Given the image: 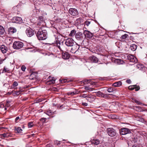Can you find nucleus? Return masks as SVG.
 Returning a JSON list of instances; mask_svg holds the SVG:
<instances>
[{"label":"nucleus","mask_w":147,"mask_h":147,"mask_svg":"<svg viewBox=\"0 0 147 147\" xmlns=\"http://www.w3.org/2000/svg\"><path fill=\"white\" fill-rule=\"evenodd\" d=\"M47 32L44 28H40L37 32L36 36L38 40H45L47 38Z\"/></svg>","instance_id":"1"},{"label":"nucleus","mask_w":147,"mask_h":147,"mask_svg":"<svg viewBox=\"0 0 147 147\" xmlns=\"http://www.w3.org/2000/svg\"><path fill=\"white\" fill-rule=\"evenodd\" d=\"M24 46L23 43L20 41H15L13 44V47L15 49L18 50L21 49Z\"/></svg>","instance_id":"2"},{"label":"nucleus","mask_w":147,"mask_h":147,"mask_svg":"<svg viewBox=\"0 0 147 147\" xmlns=\"http://www.w3.org/2000/svg\"><path fill=\"white\" fill-rule=\"evenodd\" d=\"M76 39L78 40H80L81 42L79 43L80 44L82 45L83 42L84 38V35L81 32H78L76 33L75 35Z\"/></svg>","instance_id":"3"},{"label":"nucleus","mask_w":147,"mask_h":147,"mask_svg":"<svg viewBox=\"0 0 147 147\" xmlns=\"http://www.w3.org/2000/svg\"><path fill=\"white\" fill-rule=\"evenodd\" d=\"M81 45L76 43V45H73L70 47V49L69 51L72 53H75L78 51Z\"/></svg>","instance_id":"4"},{"label":"nucleus","mask_w":147,"mask_h":147,"mask_svg":"<svg viewBox=\"0 0 147 147\" xmlns=\"http://www.w3.org/2000/svg\"><path fill=\"white\" fill-rule=\"evenodd\" d=\"M119 132L120 134L122 135H125L126 134H129L130 135L131 134V130L128 128H124L121 129L119 130Z\"/></svg>","instance_id":"5"},{"label":"nucleus","mask_w":147,"mask_h":147,"mask_svg":"<svg viewBox=\"0 0 147 147\" xmlns=\"http://www.w3.org/2000/svg\"><path fill=\"white\" fill-rule=\"evenodd\" d=\"M65 43L67 46L70 47L74 45V41L72 38H69L65 40Z\"/></svg>","instance_id":"6"},{"label":"nucleus","mask_w":147,"mask_h":147,"mask_svg":"<svg viewBox=\"0 0 147 147\" xmlns=\"http://www.w3.org/2000/svg\"><path fill=\"white\" fill-rule=\"evenodd\" d=\"M63 46V43L62 42L61 43L59 41L56 40V47L58 48L59 50L60 51V53H59V51H57V54L59 55L60 54L62 53L63 51L61 49V47Z\"/></svg>","instance_id":"7"},{"label":"nucleus","mask_w":147,"mask_h":147,"mask_svg":"<svg viewBox=\"0 0 147 147\" xmlns=\"http://www.w3.org/2000/svg\"><path fill=\"white\" fill-rule=\"evenodd\" d=\"M107 131L108 135L111 137L114 136L116 134L115 130L113 128H108Z\"/></svg>","instance_id":"8"},{"label":"nucleus","mask_w":147,"mask_h":147,"mask_svg":"<svg viewBox=\"0 0 147 147\" xmlns=\"http://www.w3.org/2000/svg\"><path fill=\"white\" fill-rule=\"evenodd\" d=\"M127 59L131 62L136 63L138 61V60L136 57L130 54L127 55Z\"/></svg>","instance_id":"9"},{"label":"nucleus","mask_w":147,"mask_h":147,"mask_svg":"<svg viewBox=\"0 0 147 147\" xmlns=\"http://www.w3.org/2000/svg\"><path fill=\"white\" fill-rule=\"evenodd\" d=\"M25 32L27 35L28 37H31L34 34V30L30 27L27 28Z\"/></svg>","instance_id":"10"},{"label":"nucleus","mask_w":147,"mask_h":147,"mask_svg":"<svg viewBox=\"0 0 147 147\" xmlns=\"http://www.w3.org/2000/svg\"><path fill=\"white\" fill-rule=\"evenodd\" d=\"M13 137V134L10 133L6 132L3 134H0L1 138L4 139L5 138H8Z\"/></svg>","instance_id":"11"},{"label":"nucleus","mask_w":147,"mask_h":147,"mask_svg":"<svg viewBox=\"0 0 147 147\" xmlns=\"http://www.w3.org/2000/svg\"><path fill=\"white\" fill-rule=\"evenodd\" d=\"M69 12L72 16H76L78 14V12L75 8H71L69 9Z\"/></svg>","instance_id":"12"},{"label":"nucleus","mask_w":147,"mask_h":147,"mask_svg":"<svg viewBox=\"0 0 147 147\" xmlns=\"http://www.w3.org/2000/svg\"><path fill=\"white\" fill-rule=\"evenodd\" d=\"M13 22L16 23H20L22 22V18L20 17H13Z\"/></svg>","instance_id":"13"},{"label":"nucleus","mask_w":147,"mask_h":147,"mask_svg":"<svg viewBox=\"0 0 147 147\" xmlns=\"http://www.w3.org/2000/svg\"><path fill=\"white\" fill-rule=\"evenodd\" d=\"M130 137H129L127 138L129 140L135 143L137 142L138 140V139L136 136H133V134H130Z\"/></svg>","instance_id":"14"},{"label":"nucleus","mask_w":147,"mask_h":147,"mask_svg":"<svg viewBox=\"0 0 147 147\" xmlns=\"http://www.w3.org/2000/svg\"><path fill=\"white\" fill-rule=\"evenodd\" d=\"M89 59L91 62L93 63H98V60L97 58L93 55L90 57L89 58Z\"/></svg>","instance_id":"15"},{"label":"nucleus","mask_w":147,"mask_h":147,"mask_svg":"<svg viewBox=\"0 0 147 147\" xmlns=\"http://www.w3.org/2000/svg\"><path fill=\"white\" fill-rule=\"evenodd\" d=\"M84 34L85 37L88 38H91L93 36L91 32L87 30L84 31Z\"/></svg>","instance_id":"16"},{"label":"nucleus","mask_w":147,"mask_h":147,"mask_svg":"<svg viewBox=\"0 0 147 147\" xmlns=\"http://www.w3.org/2000/svg\"><path fill=\"white\" fill-rule=\"evenodd\" d=\"M0 50L3 53H5L8 50L7 47L5 45H2L0 47Z\"/></svg>","instance_id":"17"},{"label":"nucleus","mask_w":147,"mask_h":147,"mask_svg":"<svg viewBox=\"0 0 147 147\" xmlns=\"http://www.w3.org/2000/svg\"><path fill=\"white\" fill-rule=\"evenodd\" d=\"M45 113L49 116L51 117H53L55 115V111H53L52 110H49L45 112Z\"/></svg>","instance_id":"18"},{"label":"nucleus","mask_w":147,"mask_h":147,"mask_svg":"<svg viewBox=\"0 0 147 147\" xmlns=\"http://www.w3.org/2000/svg\"><path fill=\"white\" fill-rule=\"evenodd\" d=\"M136 68L141 71H144L145 70V67L144 65L141 64H138L136 65Z\"/></svg>","instance_id":"19"},{"label":"nucleus","mask_w":147,"mask_h":147,"mask_svg":"<svg viewBox=\"0 0 147 147\" xmlns=\"http://www.w3.org/2000/svg\"><path fill=\"white\" fill-rule=\"evenodd\" d=\"M62 57L63 59H67L69 58L70 55L67 52H65L64 53H62Z\"/></svg>","instance_id":"20"},{"label":"nucleus","mask_w":147,"mask_h":147,"mask_svg":"<svg viewBox=\"0 0 147 147\" xmlns=\"http://www.w3.org/2000/svg\"><path fill=\"white\" fill-rule=\"evenodd\" d=\"M91 142L92 144H93L95 145H97L99 143H102L101 141H100L99 140L96 138L92 140Z\"/></svg>","instance_id":"21"},{"label":"nucleus","mask_w":147,"mask_h":147,"mask_svg":"<svg viewBox=\"0 0 147 147\" xmlns=\"http://www.w3.org/2000/svg\"><path fill=\"white\" fill-rule=\"evenodd\" d=\"M17 31L16 29L13 27H10L8 29V32L10 33L13 34Z\"/></svg>","instance_id":"22"},{"label":"nucleus","mask_w":147,"mask_h":147,"mask_svg":"<svg viewBox=\"0 0 147 147\" xmlns=\"http://www.w3.org/2000/svg\"><path fill=\"white\" fill-rule=\"evenodd\" d=\"M86 99L90 102H92L95 99L94 96H88V95Z\"/></svg>","instance_id":"23"},{"label":"nucleus","mask_w":147,"mask_h":147,"mask_svg":"<svg viewBox=\"0 0 147 147\" xmlns=\"http://www.w3.org/2000/svg\"><path fill=\"white\" fill-rule=\"evenodd\" d=\"M93 92L96 93V95L97 96L105 98V95H104V94L102 93L100 91H98L97 92Z\"/></svg>","instance_id":"24"},{"label":"nucleus","mask_w":147,"mask_h":147,"mask_svg":"<svg viewBox=\"0 0 147 147\" xmlns=\"http://www.w3.org/2000/svg\"><path fill=\"white\" fill-rule=\"evenodd\" d=\"M18 85V84L17 82L15 81L13 82L12 85L11 86V88L16 89L17 88H16V87Z\"/></svg>","instance_id":"25"},{"label":"nucleus","mask_w":147,"mask_h":147,"mask_svg":"<svg viewBox=\"0 0 147 147\" xmlns=\"http://www.w3.org/2000/svg\"><path fill=\"white\" fill-rule=\"evenodd\" d=\"M121 84L122 83L121 81H118L113 84V86L114 87H119Z\"/></svg>","instance_id":"26"},{"label":"nucleus","mask_w":147,"mask_h":147,"mask_svg":"<svg viewBox=\"0 0 147 147\" xmlns=\"http://www.w3.org/2000/svg\"><path fill=\"white\" fill-rule=\"evenodd\" d=\"M49 84H50L51 83H52L53 84H54L55 83V80L54 79V78H53H53L49 77Z\"/></svg>","instance_id":"27"},{"label":"nucleus","mask_w":147,"mask_h":147,"mask_svg":"<svg viewBox=\"0 0 147 147\" xmlns=\"http://www.w3.org/2000/svg\"><path fill=\"white\" fill-rule=\"evenodd\" d=\"M76 33V31L75 30H73L71 31L70 33L69 34V36H73L75 35Z\"/></svg>","instance_id":"28"},{"label":"nucleus","mask_w":147,"mask_h":147,"mask_svg":"<svg viewBox=\"0 0 147 147\" xmlns=\"http://www.w3.org/2000/svg\"><path fill=\"white\" fill-rule=\"evenodd\" d=\"M137 46L136 45L133 44L132 45V46H131L130 49L133 51H135L136 49Z\"/></svg>","instance_id":"29"},{"label":"nucleus","mask_w":147,"mask_h":147,"mask_svg":"<svg viewBox=\"0 0 147 147\" xmlns=\"http://www.w3.org/2000/svg\"><path fill=\"white\" fill-rule=\"evenodd\" d=\"M5 32V30L3 27L0 26V34H3Z\"/></svg>","instance_id":"30"},{"label":"nucleus","mask_w":147,"mask_h":147,"mask_svg":"<svg viewBox=\"0 0 147 147\" xmlns=\"http://www.w3.org/2000/svg\"><path fill=\"white\" fill-rule=\"evenodd\" d=\"M115 62L119 64H122L123 63V61L122 60L119 59H116L115 60Z\"/></svg>","instance_id":"31"},{"label":"nucleus","mask_w":147,"mask_h":147,"mask_svg":"<svg viewBox=\"0 0 147 147\" xmlns=\"http://www.w3.org/2000/svg\"><path fill=\"white\" fill-rule=\"evenodd\" d=\"M78 93H77V92L76 90H75V91H74L72 92H69L67 93V94L69 95H74L76 94H77Z\"/></svg>","instance_id":"32"},{"label":"nucleus","mask_w":147,"mask_h":147,"mask_svg":"<svg viewBox=\"0 0 147 147\" xmlns=\"http://www.w3.org/2000/svg\"><path fill=\"white\" fill-rule=\"evenodd\" d=\"M84 89L88 90V91H91L94 90L93 88H90L89 86L85 87Z\"/></svg>","instance_id":"33"},{"label":"nucleus","mask_w":147,"mask_h":147,"mask_svg":"<svg viewBox=\"0 0 147 147\" xmlns=\"http://www.w3.org/2000/svg\"><path fill=\"white\" fill-rule=\"evenodd\" d=\"M17 131V133H21L22 132V130L21 128L20 127H18L16 129H15Z\"/></svg>","instance_id":"34"},{"label":"nucleus","mask_w":147,"mask_h":147,"mask_svg":"<svg viewBox=\"0 0 147 147\" xmlns=\"http://www.w3.org/2000/svg\"><path fill=\"white\" fill-rule=\"evenodd\" d=\"M128 36V35L127 34H125L123 35L120 38L121 39H126Z\"/></svg>","instance_id":"35"},{"label":"nucleus","mask_w":147,"mask_h":147,"mask_svg":"<svg viewBox=\"0 0 147 147\" xmlns=\"http://www.w3.org/2000/svg\"><path fill=\"white\" fill-rule=\"evenodd\" d=\"M114 88L111 87L108 89L107 91L109 92H111L114 91Z\"/></svg>","instance_id":"36"},{"label":"nucleus","mask_w":147,"mask_h":147,"mask_svg":"<svg viewBox=\"0 0 147 147\" xmlns=\"http://www.w3.org/2000/svg\"><path fill=\"white\" fill-rule=\"evenodd\" d=\"M47 119L45 118H42L40 119V120L43 123H45L46 122Z\"/></svg>","instance_id":"37"},{"label":"nucleus","mask_w":147,"mask_h":147,"mask_svg":"<svg viewBox=\"0 0 147 147\" xmlns=\"http://www.w3.org/2000/svg\"><path fill=\"white\" fill-rule=\"evenodd\" d=\"M9 71V70L7 68H6L5 67H4V69L3 71L2 72V73H3L4 71L5 72H8Z\"/></svg>","instance_id":"38"},{"label":"nucleus","mask_w":147,"mask_h":147,"mask_svg":"<svg viewBox=\"0 0 147 147\" xmlns=\"http://www.w3.org/2000/svg\"><path fill=\"white\" fill-rule=\"evenodd\" d=\"M88 95L86 94H81L80 95V97H82L84 98H87Z\"/></svg>","instance_id":"39"},{"label":"nucleus","mask_w":147,"mask_h":147,"mask_svg":"<svg viewBox=\"0 0 147 147\" xmlns=\"http://www.w3.org/2000/svg\"><path fill=\"white\" fill-rule=\"evenodd\" d=\"M59 80L60 81V82H61V83H63L66 82H68V81H67V80L66 79H64L62 80H61L60 79Z\"/></svg>","instance_id":"40"},{"label":"nucleus","mask_w":147,"mask_h":147,"mask_svg":"<svg viewBox=\"0 0 147 147\" xmlns=\"http://www.w3.org/2000/svg\"><path fill=\"white\" fill-rule=\"evenodd\" d=\"M132 86L135 87H135H134V89H135V90L136 91H137L138 90L140 89V87L139 86H137L136 85H135L134 86Z\"/></svg>","instance_id":"41"},{"label":"nucleus","mask_w":147,"mask_h":147,"mask_svg":"<svg viewBox=\"0 0 147 147\" xmlns=\"http://www.w3.org/2000/svg\"><path fill=\"white\" fill-rule=\"evenodd\" d=\"M22 92V91H16L15 92L14 94L18 96L21 93V92Z\"/></svg>","instance_id":"42"},{"label":"nucleus","mask_w":147,"mask_h":147,"mask_svg":"<svg viewBox=\"0 0 147 147\" xmlns=\"http://www.w3.org/2000/svg\"><path fill=\"white\" fill-rule=\"evenodd\" d=\"M76 21L77 22L79 23L82 22V19L81 18H79L77 19Z\"/></svg>","instance_id":"43"},{"label":"nucleus","mask_w":147,"mask_h":147,"mask_svg":"<svg viewBox=\"0 0 147 147\" xmlns=\"http://www.w3.org/2000/svg\"><path fill=\"white\" fill-rule=\"evenodd\" d=\"M6 102V103L5 106L6 107H9L10 106V105L9 104L10 102V101L7 100Z\"/></svg>","instance_id":"44"},{"label":"nucleus","mask_w":147,"mask_h":147,"mask_svg":"<svg viewBox=\"0 0 147 147\" xmlns=\"http://www.w3.org/2000/svg\"><path fill=\"white\" fill-rule=\"evenodd\" d=\"M33 124L32 122H30L28 123V127L29 128H31L33 126Z\"/></svg>","instance_id":"45"},{"label":"nucleus","mask_w":147,"mask_h":147,"mask_svg":"<svg viewBox=\"0 0 147 147\" xmlns=\"http://www.w3.org/2000/svg\"><path fill=\"white\" fill-rule=\"evenodd\" d=\"M134 101L138 105H140L141 104V103L140 102L138 101L136 99H134Z\"/></svg>","instance_id":"46"},{"label":"nucleus","mask_w":147,"mask_h":147,"mask_svg":"<svg viewBox=\"0 0 147 147\" xmlns=\"http://www.w3.org/2000/svg\"><path fill=\"white\" fill-rule=\"evenodd\" d=\"M139 121H141L142 122L144 123H145L146 122V121L143 118H140V120Z\"/></svg>","instance_id":"47"},{"label":"nucleus","mask_w":147,"mask_h":147,"mask_svg":"<svg viewBox=\"0 0 147 147\" xmlns=\"http://www.w3.org/2000/svg\"><path fill=\"white\" fill-rule=\"evenodd\" d=\"M90 22L89 21H86L85 22V24L86 25H87V26H88L90 24Z\"/></svg>","instance_id":"48"},{"label":"nucleus","mask_w":147,"mask_h":147,"mask_svg":"<svg viewBox=\"0 0 147 147\" xmlns=\"http://www.w3.org/2000/svg\"><path fill=\"white\" fill-rule=\"evenodd\" d=\"M62 20V19L61 18H57V19H56V22H61V21Z\"/></svg>","instance_id":"49"},{"label":"nucleus","mask_w":147,"mask_h":147,"mask_svg":"<svg viewBox=\"0 0 147 147\" xmlns=\"http://www.w3.org/2000/svg\"><path fill=\"white\" fill-rule=\"evenodd\" d=\"M21 69L23 71H24L26 69V67H25V66L23 65V66H22V67H21Z\"/></svg>","instance_id":"50"},{"label":"nucleus","mask_w":147,"mask_h":147,"mask_svg":"<svg viewBox=\"0 0 147 147\" xmlns=\"http://www.w3.org/2000/svg\"><path fill=\"white\" fill-rule=\"evenodd\" d=\"M38 20H40L42 22H43V17L39 16L38 17Z\"/></svg>","instance_id":"51"},{"label":"nucleus","mask_w":147,"mask_h":147,"mask_svg":"<svg viewBox=\"0 0 147 147\" xmlns=\"http://www.w3.org/2000/svg\"><path fill=\"white\" fill-rule=\"evenodd\" d=\"M20 119V117H17L15 119V122L17 123L18 122L17 121L18 120V119Z\"/></svg>","instance_id":"52"},{"label":"nucleus","mask_w":147,"mask_h":147,"mask_svg":"<svg viewBox=\"0 0 147 147\" xmlns=\"http://www.w3.org/2000/svg\"><path fill=\"white\" fill-rule=\"evenodd\" d=\"M126 82L128 84H130L131 82V81L130 79H128L126 80Z\"/></svg>","instance_id":"53"},{"label":"nucleus","mask_w":147,"mask_h":147,"mask_svg":"<svg viewBox=\"0 0 147 147\" xmlns=\"http://www.w3.org/2000/svg\"><path fill=\"white\" fill-rule=\"evenodd\" d=\"M90 80L86 79L84 81L85 83L89 82H90Z\"/></svg>","instance_id":"54"},{"label":"nucleus","mask_w":147,"mask_h":147,"mask_svg":"<svg viewBox=\"0 0 147 147\" xmlns=\"http://www.w3.org/2000/svg\"><path fill=\"white\" fill-rule=\"evenodd\" d=\"M129 89L131 90H133L134 89V87H133L132 86H130L129 87Z\"/></svg>","instance_id":"55"},{"label":"nucleus","mask_w":147,"mask_h":147,"mask_svg":"<svg viewBox=\"0 0 147 147\" xmlns=\"http://www.w3.org/2000/svg\"><path fill=\"white\" fill-rule=\"evenodd\" d=\"M84 106H88V104L87 103H86V102H83L82 103V104Z\"/></svg>","instance_id":"56"},{"label":"nucleus","mask_w":147,"mask_h":147,"mask_svg":"<svg viewBox=\"0 0 147 147\" xmlns=\"http://www.w3.org/2000/svg\"><path fill=\"white\" fill-rule=\"evenodd\" d=\"M0 108H3L5 107V106L3 104H2L0 105Z\"/></svg>","instance_id":"57"},{"label":"nucleus","mask_w":147,"mask_h":147,"mask_svg":"<svg viewBox=\"0 0 147 147\" xmlns=\"http://www.w3.org/2000/svg\"><path fill=\"white\" fill-rule=\"evenodd\" d=\"M26 147H32V146L30 144H27L26 145Z\"/></svg>","instance_id":"58"},{"label":"nucleus","mask_w":147,"mask_h":147,"mask_svg":"<svg viewBox=\"0 0 147 147\" xmlns=\"http://www.w3.org/2000/svg\"><path fill=\"white\" fill-rule=\"evenodd\" d=\"M132 147H140L138 145H134L132 146Z\"/></svg>","instance_id":"59"},{"label":"nucleus","mask_w":147,"mask_h":147,"mask_svg":"<svg viewBox=\"0 0 147 147\" xmlns=\"http://www.w3.org/2000/svg\"><path fill=\"white\" fill-rule=\"evenodd\" d=\"M51 24H52V26L54 28H55V26L54 24H53L51 23Z\"/></svg>","instance_id":"60"},{"label":"nucleus","mask_w":147,"mask_h":147,"mask_svg":"<svg viewBox=\"0 0 147 147\" xmlns=\"http://www.w3.org/2000/svg\"><path fill=\"white\" fill-rule=\"evenodd\" d=\"M7 128L6 127H0V129H7Z\"/></svg>","instance_id":"61"},{"label":"nucleus","mask_w":147,"mask_h":147,"mask_svg":"<svg viewBox=\"0 0 147 147\" xmlns=\"http://www.w3.org/2000/svg\"><path fill=\"white\" fill-rule=\"evenodd\" d=\"M56 144H57V145H58L59 144V142H57V141H56V142H55Z\"/></svg>","instance_id":"62"},{"label":"nucleus","mask_w":147,"mask_h":147,"mask_svg":"<svg viewBox=\"0 0 147 147\" xmlns=\"http://www.w3.org/2000/svg\"><path fill=\"white\" fill-rule=\"evenodd\" d=\"M38 100V102H40L42 101V100L41 99H39Z\"/></svg>","instance_id":"63"},{"label":"nucleus","mask_w":147,"mask_h":147,"mask_svg":"<svg viewBox=\"0 0 147 147\" xmlns=\"http://www.w3.org/2000/svg\"><path fill=\"white\" fill-rule=\"evenodd\" d=\"M34 135H35V134H32L31 135H30V136H34Z\"/></svg>","instance_id":"64"}]
</instances>
